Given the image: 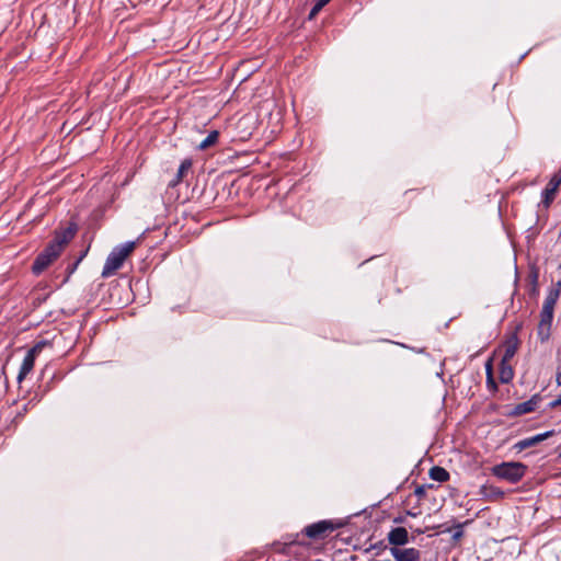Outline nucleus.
<instances>
[{
	"instance_id": "393cba45",
	"label": "nucleus",
	"mask_w": 561,
	"mask_h": 561,
	"mask_svg": "<svg viewBox=\"0 0 561 561\" xmlns=\"http://www.w3.org/2000/svg\"><path fill=\"white\" fill-rule=\"evenodd\" d=\"M322 1L328 4L331 0H322Z\"/></svg>"
},
{
	"instance_id": "7ed1b4c3",
	"label": "nucleus",
	"mask_w": 561,
	"mask_h": 561,
	"mask_svg": "<svg viewBox=\"0 0 561 561\" xmlns=\"http://www.w3.org/2000/svg\"><path fill=\"white\" fill-rule=\"evenodd\" d=\"M136 244V241H129L115 247L104 263L102 276L110 277L114 275L123 266L125 260L134 252Z\"/></svg>"
},
{
	"instance_id": "412c9836",
	"label": "nucleus",
	"mask_w": 561,
	"mask_h": 561,
	"mask_svg": "<svg viewBox=\"0 0 561 561\" xmlns=\"http://www.w3.org/2000/svg\"><path fill=\"white\" fill-rule=\"evenodd\" d=\"M462 526H463V524L456 525V527H455L456 531L453 535V539L455 541H458L463 536Z\"/></svg>"
},
{
	"instance_id": "f8f14e48",
	"label": "nucleus",
	"mask_w": 561,
	"mask_h": 561,
	"mask_svg": "<svg viewBox=\"0 0 561 561\" xmlns=\"http://www.w3.org/2000/svg\"><path fill=\"white\" fill-rule=\"evenodd\" d=\"M298 534H290L284 537V541H275L272 543V549L277 553L286 554L288 552V548L295 543H298Z\"/></svg>"
},
{
	"instance_id": "4be33fe9",
	"label": "nucleus",
	"mask_w": 561,
	"mask_h": 561,
	"mask_svg": "<svg viewBox=\"0 0 561 561\" xmlns=\"http://www.w3.org/2000/svg\"><path fill=\"white\" fill-rule=\"evenodd\" d=\"M559 405H561V394L556 400H553L552 402L549 403V407L551 409H554Z\"/></svg>"
},
{
	"instance_id": "dca6fc26",
	"label": "nucleus",
	"mask_w": 561,
	"mask_h": 561,
	"mask_svg": "<svg viewBox=\"0 0 561 561\" xmlns=\"http://www.w3.org/2000/svg\"><path fill=\"white\" fill-rule=\"evenodd\" d=\"M449 472L443 467H432L430 469V478L437 482H446L449 480Z\"/></svg>"
},
{
	"instance_id": "4468645a",
	"label": "nucleus",
	"mask_w": 561,
	"mask_h": 561,
	"mask_svg": "<svg viewBox=\"0 0 561 561\" xmlns=\"http://www.w3.org/2000/svg\"><path fill=\"white\" fill-rule=\"evenodd\" d=\"M192 168V161L188 159H185L182 161V163L179 167V170L174 176L173 180L170 181L169 186L174 187L179 183L182 182L184 175L188 172V170Z\"/></svg>"
},
{
	"instance_id": "6ab92c4d",
	"label": "nucleus",
	"mask_w": 561,
	"mask_h": 561,
	"mask_svg": "<svg viewBox=\"0 0 561 561\" xmlns=\"http://www.w3.org/2000/svg\"><path fill=\"white\" fill-rule=\"evenodd\" d=\"M219 138V133L217 130H213L208 134V136L198 145L201 150H205L211 146H214Z\"/></svg>"
},
{
	"instance_id": "20e7f679",
	"label": "nucleus",
	"mask_w": 561,
	"mask_h": 561,
	"mask_svg": "<svg viewBox=\"0 0 561 561\" xmlns=\"http://www.w3.org/2000/svg\"><path fill=\"white\" fill-rule=\"evenodd\" d=\"M526 470V465L517 461H511L494 466L492 468V473L493 476L511 483H517L524 478Z\"/></svg>"
},
{
	"instance_id": "aec40b11",
	"label": "nucleus",
	"mask_w": 561,
	"mask_h": 561,
	"mask_svg": "<svg viewBox=\"0 0 561 561\" xmlns=\"http://www.w3.org/2000/svg\"><path fill=\"white\" fill-rule=\"evenodd\" d=\"M324 5H327V3H324L322 0H317V2L314 3L309 13V19L312 20L322 10Z\"/></svg>"
},
{
	"instance_id": "a211bd4d",
	"label": "nucleus",
	"mask_w": 561,
	"mask_h": 561,
	"mask_svg": "<svg viewBox=\"0 0 561 561\" xmlns=\"http://www.w3.org/2000/svg\"><path fill=\"white\" fill-rule=\"evenodd\" d=\"M485 373H486V385H488V388L492 391H496L497 390V385L494 380V377H493V368H492V360L489 359L485 364Z\"/></svg>"
},
{
	"instance_id": "2eb2a0df",
	"label": "nucleus",
	"mask_w": 561,
	"mask_h": 561,
	"mask_svg": "<svg viewBox=\"0 0 561 561\" xmlns=\"http://www.w3.org/2000/svg\"><path fill=\"white\" fill-rule=\"evenodd\" d=\"M514 378V369L511 366L510 362H504L501 359L500 363V380L503 383H508Z\"/></svg>"
},
{
	"instance_id": "f257e3e1",
	"label": "nucleus",
	"mask_w": 561,
	"mask_h": 561,
	"mask_svg": "<svg viewBox=\"0 0 561 561\" xmlns=\"http://www.w3.org/2000/svg\"><path fill=\"white\" fill-rule=\"evenodd\" d=\"M76 228L67 227L55 232L54 239L47 244L43 252H41L33 265L32 272L35 275L43 273L61 253L64 248L73 239Z\"/></svg>"
},
{
	"instance_id": "5701e85b",
	"label": "nucleus",
	"mask_w": 561,
	"mask_h": 561,
	"mask_svg": "<svg viewBox=\"0 0 561 561\" xmlns=\"http://www.w3.org/2000/svg\"><path fill=\"white\" fill-rule=\"evenodd\" d=\"M556 382L558 386H561V368H558L557 375H556Z\"/></svg>"
},
{
	"instance_id": "39448f33",
	"label": "nucleus",
	"mask_w": 561,
	"mask_h": 561,
	"mask_svg": "<svg viewBox=\"0 0 561 561\" xmlns=\"http://www.w3.org/2000/svg\"><path fill=\"white\" fill-rule=\"evenodd\" d=\"M48 343L45 341H41L36 343L32 348L28 350L25 357L23 358V362L21 364L19 374H18V382H22L27 375L33 370L35 359L39 355V353L43 351L45 346H47Z\"/></svg>"
},
{
	"instance_id": "9b49d317",
	"label": "nucleus",
	"mask_w": 561,
	"mask_h": 561,
	"mask_svg": "<svg viewBox=\"0 0 561 561\" xmlns=\"http://www.w3.org/2000/svg\"><path fill=\"white\" fill-rule=\"evenodd\" d=\"M553 434H554V431H548V432H545L541 434H537L533 437L522 439L514 445V448L517 449L518 451H522L524 449H527L529 447H533V446L543 442L545 439L551 437Z\"/></svg>"
},
{
	"instance_id": "f3484780",
	"label": "nucleus",
	"mask_w": 561,
	"mask_h": 561,
	"mask_svg": "<svg viewBox=\"0 0 561 561\" xmlns=\"http://www.w3.org/2000/svg\"><path fill=\"white\" fill-rule=\"evenodd\" d=\"M481 494L486 497H492L496 500L502 499L504 496V492L500 488L494 485H483L481 488Z\"/></svg>"
},
{
	"instance_id": "b1692460",
	"label": "nucleus",
	"mask_w": 561,
	"mask_h": 561,
	"mask_svg": "<svg viewBox=\"0 0 561 561\" xmlns=\"http://www.w3.org/2000/svg\"><path fill=\"white\" fill-rule=\"evenodd\" d=\"M421 493H423L422 489H417L416 494H421Z\"/></svg>"
},
{
	"instance_id": "6e6552de",
	"label": "nucleus",
	"mask_w": 561,
	"mask_h": 561,
	"mask_svg": "<svg viewBox=\"0 0 561 561\" xmlns=\"http://www.w3.org/2000/svg\"><path fill=\"white\" fill-rule=\"evenodd\" d=\"M390 554L396 561H421V551L416 548L390 547Z\"/></svg>"
},
{
	"instance_id": "ddd939ff",
	"label": "nucleus",
	"mask_w": 561,
	"mask_h": 561,
	"mask_svg": "<svg viewBox=\"0 0 561 561\" xmlns=\"http://www.w3.org/2000/svg\"><path fill=\"white\" fill-rule=\"evenodd\" d=\"M519 346V340L517 335H512L504 344V354L502 360L511 362V359L515 356Z\"/></svg>"
},
{
	"instance_id": "423d86ee",
	"label": "nucleus",
	"mask_w": 561,
	"mask_h": 561,
	"mask_svg": "<svg viewBox=\"0 0 561 561\" xmlns=\"http://www.w3.org/2000/svg\"><path fill=\"white\" fill-rule=\"evenodd\" d=\"M337 528L332 520H320L304 528L302 534L311 539H323Z\"/></svg>"
},
{
	"instance_id": "1a4fd4ad",
	"label": "nucleus",
	"mask_w": 561,
	"mask_h": 561,
	"mask_svg": "<svg viewBox=\"0 0 561 561\" xmlns=\"http://www.w3.org/2000/svg\"><path fill=\"white\" fill-rule=\"evenodd\" d=\"M541 402L540 394H534L529 400L518 403L514 407V409L508 413L511 416H519L530 412H534L538 404Z\"/></svg>"
},
{
	"instance_id": "0eeeda50",
	"label": "nucleus",
	"mask_w": 561,
	"mask_h": 561,
	"mask_svg": "<svg viewBox=\"0 0 561 561\" xmlns=\"http://www.w3.org/2000/svg\"><path fill=\"white\" fill-rule=\"evenodd\" d=\"M560 185H561V169L558 170L552 175V178L548 182L546 188L542 191V203L545 204V206L548 207L552 203Z\"/></svg>"
},
{
	"instance_id": "f03ea898",
	"label": "nucleus",
	"mask_w": 561,
	"mask_h": 561,
	"mask_svg": "<svg viewBox=\"0 0 561 561\" xmlns=\"http://www.w3.org/2000/svg\"><path fill=\"white\" fill-rule=\"evenodd\" d=\"M560 287L561 283L559 282L556 288L549 290L543 301L540 312V320L537 328V334L541 342H547L550 339L554 307L561 291Z\"/></svg>"
},
{
	"instance_id": "9d476101",
	"label": "nucleus",
	"mask_w": 561,
	"mask_h": 561,
	"mask_svg": "<svg viewBox=\"0 0 561 561\" xmlns=\"http://www.w3.org/2000/svg\"><path fill=\"white\" fill-rule=\"evenodd\" d=\"M387 540L391 547L401 548L410 541L409 533L404 527L392 528L387 535Z\"/></svg>"
}]
</instances>
